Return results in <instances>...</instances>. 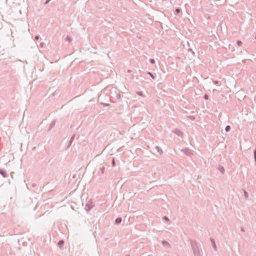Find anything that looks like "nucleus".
Masks as SVG:
<instances>
[{
    "mask_svg": "<svg viewBox=\"0 0 256 256\" xmlns=\"http://www.w3.org/2000/svg\"><path fill=\"white\" fill-rule=\"evenodd\" d=\"M95 206L92 204V200H90L86 204V206L87 208H92Z\"/></svg>",
    "mask_w": 256,
    "mask_h": 256,
    "instance_id": "nucleus-1",
    "label": "nucleus"
},
{
    "mask_svg": "<svg viewBox=\"0 0 256 256\" xmlns=\"http://www.w3.org/2000/svg\"><path fill=\"white\" fill-rule=\"evenodd\" d=\"M74 138H75V135L74 134L70 138V140L69 142V144L67 146L66 149H68L70 146L72 145V142L74 141Z\"/></svg>",
    "mask_w": 256,
    "mask_h": 256,
    "instance_id": "nucleus-2",
    "label": "nucleus"
},
{
    "mask_svg": "<svg viewBox=\"0 0 256 256\" xmlns=\"http://www.w3.org/2000/svg\"><path fill=\"white\" fill-rule=\"evenodd\" d=\"M218 169L222 174H224V173L225 170L222 166L219 165L218 167Z\"/></svg>",
    "mask_w": 256,
    "mask_h": 256,
    "instance_id": "nucleus-3",
    "label": "nucleus"
},
{
    "mask_svg": "<svg viewBox=\"0 0 256 256\" xmlns=\"http://www.w3.org/2000/svg\"><path fill=\"white\" fill-rule=\"evenodd\" d=\"M174 133L178 136H182V132L178 129L174 131Z\"/></svg>",
    "mask_w": 256,
    "mask_h": 256,
    "instance_id": "nucleus-4",
    "label": "nucleus"
},
{
    "mask_svg": "<svg viewBox=\"0 0 256 256\" xmlns=\"http://www.w3.org/2000/svg\"><path fill=\"white\" fill-rule=\"evenodd\" d=\"M0 174L4 178L8 177V174L6 171L2 170H0Z\"/></svg>",
    "mask_w": 256,
    "mask_h": 256,
    "instance_id": "nucleus-5",
    "label": "nucleus"
},
{
    "mask_svg": "<svg viewBox=\"0 0 256 256\" xmlns=\"http://www.w3.org/2000/svg\"><path fill=\"white\" fill-rule=\"evenodd\" d=\"M155 149L157 150V152H158L160 154H162V153H163V151H162V149L160 147H159V146H156L155 147Z\"/></svg>",
    "mask_w": 256,
    "mask_h": 256,
    "instance_id": "nucleus-6",
    "label": "nucleus"
},
{
    "mask_svg": "<svg viewBox=\"0 0 256 256\" xmlns=\"http://www.w3.org/2000/svg\"><path fill=\"white\" fill-rule=\"evenodd\" d=\"M244 196L245 198H248V192L246 190H244Z\"/></svg>",
    "mask_w": 256,
    "mask_h": 256,
    "instance_id": "nucleus-7",
    "label": "nucleus"
},
{
    "mask_svg": "<svg viewBox=\"0 0 256 256\" xmlns=\"http://www.w3.org/2000/svg\"><path fill=\"white\" fill-rule=\"evenodd\" d=\"M230 130H231V127L230 126H226V127L225 128V130L226 132H230Z\"/></svg>",
    "mask_w": 256,
    "mask_h": 256,
    "instance_id": "nucleus-8",
    "label": "nucleus"
},
{
    "mask_svg": "<svg viewBox=\"0 0 256 256\" xmlns=\"http://www.w3.org/2000/svg\"><path fill=\"white\" fill-rule=\"evenodd\" d=\"M100 170L101 174H104V170H105L104 167V166H102L100 167Z\"/></svg>",
    "mask_w": 256,
    "mask_h": 256,
    "instance_id": "nucleus-9",
    "label": "nucleus"
},
{
    "mask_svg": "<svg viewBox=\"0 0 256 256\" xmlns=\"http://www.w3.org/2000/svg\"><path fill=\"white\" fill-rule=\"evenodd\" d=\"M181 12V10L180 8H177L175 10V12L176 14H180Z\"/></svg>",
    "mask_w": 256,
    "mask_h": 256,
    "instance_id": "nucleus-10",
    "label": "nucleus"
},
{
    "mask_svg": "<svg viewBox=\"0 0 256 256\" xmlns=\"http://www.w3.org/2000/svg\"><path fill=\"white\" fill-rule=\"evenodd\" d=\"M122 221V219L120 218H117L116 220V223L118 224H120Z\"/></svg>",
    "mask_w": 256,
    "mask_h": 256,
    "instance_id": "nucleus-11",
    "label": "nucleus"
},
{
    "mask_svg": "<svg viewBox=\"0 0 256 256\" xmlns=\"http://www.w3.org/2000/svg\"><path fill=\"white\" fill-rule=\"evenodd\" d=\"M236 44H237L238 46H242V42L240 40H237Z\"/></svg>",
    "mask_w": 256,
    "mask_h": 256,
    "instance_id": "nucleus-12",
    "label": "nucleus"
},
{
    "mask_svg": "<svg viewBox=\"0 0 256 256\" xmlns=\"http://www.w3.org/2000/svg\"><path fill=\"white\" fill-rule=\"evenodd\" d=\"M147 74H148L149 76H150V77H151L152 79H154V78H155L154 76V74H153L152 72H147Z\"/></svg>",
    "mask_w": 256,
    "mask_h": 256,
    "instance_id": "nucleus-13",
    "label": "nucleus"
},
{
    "mask_svg": "<svg viewBox=\"0 0 256 256\" xmlns=\"http://www.w3.org/2000/svg\"><path fill=\"white\" fill-rule=\"evenodd\" d=\"M66 41H67V42H70L71 41H72V38L68 36H67L65 39Z\"/></svg>",
    "mask_w": 256,
    "mask_h": 256,
    "instance_id": "nucleus-14",
    "label": "nucleus"
},
{
    "mask_svg": "<svg viewBox=\"0 0 256 256\" xmlns=\"http://www.w3.org/2000/svg\"><path fill=\"white\" fill-rule=\"evenodd\" d=\"M112 167H114L115 166L116 162H115V160H114V158H113L112 160Z\"/></svg>",
    "mask_w": 256,
    "mask_h": 256,
    "instance_id": "nucleus-15",
    "label": "nucleus"
},
{
    "mask_svg": "<svg viewBox=\"0 0 256 256\" xmlns=\"http://www.w3.org/2000/svg\"><path fill=\"white\" fill-rule=\"evenodd\" d=\"M55 124V122H52L50 123V128H52Z\"/></svg>",
    "mask_w": 256,
    "mask_h": 256,
    "instance_id": "nucleus-16",
    "label": "nucleus"
},
{
    "mask_svg": "<svg viewBox=\"0 0 256 256\" xmlns=\"http://www.w3.org/2000/svg\"><path fill=\"white\" fill-rule=\"evenodd\" d=\"M149 61L152 64H154L155 63V60L154 59L150 58V59Z\"/></svg>",
    "mask_w": 256,
    "mask_h": 256,
    "instance_id": "nucleus-17",
    "label": "nucleus"
},
{
    "mask_svg": "<svg viewBox=\"0 0 256 256\" xmlns=\"http://www.w3.org/2000/svg\"><path fill=\"white\" fill-rule=\"evenodd\" d=\"M254 160L256 162V149H255L254 151Z\"/></svg>",
    "mask_w": 256,
    "mask_h": 256,
    "instance_id": "nucleus-18",
    "label": "nucleus"
},
{
    "mask_svg": "<svg viewBox=\"0 0 256 256\" xmlns=\"http://www.w3.org/2000/svg\"><path fill=\"white\" fill-rule=\"evenodd\" d=\"M120 98V94L119 93L116 94V99H119Z\"/></svg>",
    "mask_w": 256,
    "mask_h": 256,
    "instance_id": "nucleus-19",
    "label": "nucleus"
},
{
    "mask_svg": "<svg viewBox=\"0 0 256 256\" xmlns=\"http://www.w3.org/2000/svg\"><path fill=\"white\" fill-rule=\"evenodd\" d=\"M136 94H137L139 95V96H142V94H143V93L142 92H136Z\"/></svg>",
    "mask_w": 256,
    "mask_h": 256,
    "instance_id": "nucleus-20",
    "label": "nucleus"
},
{
    "mask_svg": "<svg viewBox=\"0 0 256 256\" xmlns=\"http://www.w3.org/2000/svg\"><path fill=\"white\" fill-rule=\"evenodd\" d=\"M44 42H40V46L41 48H43L44 46Z\"/></svg>",
    "mask_w": 256,
    "mask_h": 256,
    "instance_id": "nucleus-21",
    "label": "nucleus"
},
{
    "mask_svg": "<svg viewBox=\"0 0 256 256\" xmlns=\"http://www.w3.org/2000/svg\"><path fill=\"white\" fill-rule=\"evenodd\" d=\"M64 244V242L62 240H60L58 242V245L62 246Z\"/></svg>",
    "mask_w": 256,
    "mask_h": 256,
    "instance_id": "nucleus-22",
    "label": "nucleus"
},
{
    "mask_svg": "<svg viewBox=\"0 0 256 256\" xmlns=\"http://www.w3.org/2000/svg\"><path fill=\"white\" fill-rule=\"evenodd\" d=\"M204 98L205 100H208V96L207 94H204Z\"/></svg>",
    "mask_w": 256,
    "mask_h": 256,
    "instance_id": "nucleus-23",
    "label": "nucleus"
},
{
    "mask_svg": "<svg viewBox=\"0 0 256 256\" xmlns=\"http://www.w3.org/2000/svg\"><path fill=\"white\" fill-rule=\"evenodd\" d=\"M51 0H46L45 2H44V5H46L47 4H48L49 3V2Z\"/></svg>",
    "mask_w": 256,
    "mask_h": 256,
    "instance_id": "nucleus-24",
    "label": "nucleus"
},
{
    "mask_svg": "<svg viewBox=\"0 0 256 256\" xmlns=\"http://www.w3.org/2000/svg\"><path fill=\"white\" fill-rule=\"evenodd\" d=\"M214 83L215 84H218L219 83V82L218 80H214Z\"/></svg>",
    "mask_w": 256,
    "mask_h": 256,
    "instance_id": "nucleus-25",
    "label": "nucleus"
},
{
    "mask_svg": "<svg viewBox=\"0 0 256 256\" xmlns=\"http://www.w3.org/2000/svg\"><path fill=\"white\" fill-rule=\"evenodd\" d=\"M39 38H40V36H35V40H38Z\"/></svg>",
    "mask_w": 256,
    "mask_h": 256,
    "instance_id": "nucleus-26",
    "label": "nucleus"
},
{
    "mask_svg": "<svg viewBox=\"0 0 256 256\" xmlns=\"http://www.w3.org/2000/svg\"><path fill=\"white\" fill-rule=\"evenodd\" d=\"M104 104V106H109V104Z\"/></svg>",
    "mask_w": 256,
    "mask_h": 256,
    "instance_id": "nucleus-27",
    "label": "nucleus"
},
{
    "mask_svg": "<svg viewBox=\"0 0 256 256\" xmlns=\"http://www.w3.org/2000/svg\"><path fill=\"white\" fill-rule=\"evenodd\" d=\"M164 219L166 220H168V218L166 216H164Z\"/></svg>",
    "mask_w": 256,
    "mask_h": 256,
    "instance_id": "nucleus-28",
    "label": "nucleus"
},
{
    "mask_svg": "<svg viewBox=\"0 0 256 256\" xmlns=\"http://www.w3.org/2000/svg\"><path fill=\"white\" fill-rule=\"evenodd\" d=\"M189 50H190V51H191V52H192L194 54V52L192 50V49H190V48Z\"/></svg>",
    "mask_w": 256,
    "mask_h": 256,
    "instance_id": "nucleus-29",
    "label": "nucleus"
},
{
    "mask_svg": "<svg viewBox=\"0 0 256 256\" xmlns=\"http://www.w3.org/2000/svg\"><path fill=\"white\" fill-rule=\"evenodd\" d=\"M255 39H256V36H255Z\"/></svg>",
    "mask_w": 256,
    "mask_h": 256,
    "instance_id": "nucleus-30",
    "label": "nucleus"
}]
</instances>
